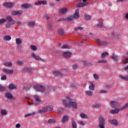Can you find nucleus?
<instances>
[{
	"mask_svg": "<svg viewBox=\"0 0 128 128\" xmlns=\"http://www.w3.org/2000/svg\"><path fill=\"white\" fill-rule=\"evenodd\" d=\"M62 104L64 108H70L71 106H72V108H75V110L78 108L76 103L72 102V99L68 96L66 97V100H62Z\"/></svg>",
	"mask_w": 128,
	"mask_h": 128,
	"instance_id": "1",
	"label": "nucleus"
},
{
	"mask_svg": "<svg viewBox=\"0 0 128 128\" xmlns=\"http://www.w3.org/2000/svg\"><path fill=\"white\" fill-rule=\"evenodd\" d=\"M6 22H7V24H6V28H10L14 24L15 22L14 20L12 19V16H8L6 17V19H1L0 20V24H4Z\"/></svg>",
	"mask_w": 128,
	"mask_h": 128,
	"instance_id": "2",
	"label": "nucleus"
},
{
	"mask_svg": "<svg viewBox=\"0 0 128 128\" xmlns=\"http://www.w3.org/2000/svg\"><path fill=\"white\" fill-rule=\"evenodd\" d=\"M33 88L36 90V92H44L46 90V88L40 84H35Z\"/></svg>",
	"mask_w": 128,
	"mask_h": 128,
	"instance_id": "3",
	"label": "nucleus"
},
{
	"mask_svg": "<svg viewBox=\"0 0 128 128\" xmlns=\"http://www.w3.org/2000/svg\"><path fill=\"white\" fill-rule=\"evenodd\" d=\"M98 124L100 128H104L106 124L104 118L102 116H100L98 118Z\"/></svg>",
	"mask_w": 128,
	"mask_h": 128,
	"instance_id": "4",
	"label": "nucleus"
},
{
	"mask_svg": "<svg viewBox=\"0 0 128 128\" xmlns=\"http://www.w3.org/2000/svg\"><path fill=\"white\" fill-rule=\"evenodd\" d=\"M24 12L22 10H13L11 12V14L12 16H20V14H22Z\"/></svg>",
	"mask_w": 128,
	"mask_h": 128,
	"instance_id": "5",
	"label": "nucleus"
},
{
	"mask_svg": "<svg viewBox=\"0 0 128 128\" xmlns=\"http://www.w3.org/2000/svg\"><path fill=\"white\" fill-rule=\"evenodd\" d=\"M2 72L6 74H14V70H12L4 68L3 69Z\"/></svg>",
	"mask_w": 128,
	"mask_h": 128,
	"instance_id": "6",
	"label": "nucleus"
},
{
	"mask_svg": "<svg viewBox=\"0 0 128 128\" xmlns=\"http://www.w3.org/2000/svg\"><path fill=\"white\" fill-rule=\"evenodd\" d=\"M96 42L100 44V46H106L108 45V42L106 41H102L100 39H96Z\"/></svg>",
	"mask_w": 128,
	"mask_h": 128,
	"instance_id": "7",
	"label": "nucleus"
},
{
	"mask_svg": "<svg viewBox=\"0 0 128 128\" xmlns=\"http://www.w3.org/2000/svg\"><path fill=\"white\" fill-rule=\"evenodd\" d=\"M5 98L8 100H14V96L12 94L10 93V92H7L5 94Z\"/></svg>",
	"mask_w": 128,
	"mask_h": 128,
	"instance_id": "8",
	"label": "nucleus"
},
{
	"mask_svg": "<svg viewBox=\"0 0 128 128\" xmlns=\"http://www.w3.org/2000/svg\"><path fill=\"white\" fill-rule=\"evenodd\" d=\"M4 6H6L8 8H13L14 6V4L13 3H8V2H5L3 4Z\"/></svg>",
	"mask_w": 128,
	"mask_h": 128,
	"instance_id": "9",
	"label": "nucleus"
},
{
	"mask_svg": "<svg viewBox=\"0 0 128 128\" xmlns=\"http://www.w3.org/2000/svg\"><path fill=\"white\" fill-rule=\"evenodd\" d=\"M88 2H80L78 3L76 6L78 8H84V6H88Z\"/></svg>",
	"mask_w": 128,
	"mask_h": 128,
	"instance_id": "10",
	"label": "nucleus"
},
{
	"mask_svg": "<svg viewBox=\"0 0 128 128\" xmlns=\"http://www.w3.org/2000/svg\"><path fill=\"white\" fill-rule=\"evenodd\" d=\"M16 88H17L16 85L14 84H10L8 86V90H16Z\"/></svg>",
	"mask_w": 128,
	"mask_h": 128,
	"instance_id": "11",
	"label": "nucleus"
},
{
	"mask_svg": "<svg viewBox=\"0 0 128 128\" xmlns=\"http://www.w3.org/2000/svg\"><path fill=\"white\" fill-rule=\"evenodd\" d=\"M22 70L23 72H34V70L30 67L23 68Z\"/></svg>",
	"mask_w": 128,
	"mask_h": 128,
	"instance_id": "12",
	"label": "nucleus"
},
{
	"mask_svg": "<svg viewBox=\"0 0 128 128\" xmlns=\"http://www.w3.org/2000/svg\"><path fill=\"white\" fill-rule=\"evenodd\" d=\"M22 8H32V4H30L27 3H25L24 4H22L21 5Z\"/></svg>",
	"mask_w": 128,
	"mask_h": 128,
	"instance_id": "13",
	"label": "nucleus"
},
{
	"mask_svg": "<svg viewBox=\"0 0 128 128\" xmlns=\"http://www.w3.org/2000/svg\"><path fill=\"white\" fill-rule=\"evenodd\" d=\"M80 10L78 9H76L74 14L73 16L74 18H80Z\"/></svg>",
	"mask_w": 128,
	"mask_h": 128,
	"instance_id": "14",
	"label": "nucleus"
},
{
	"mask_svg": "<svg viewBox=\"0 0 128 128\" xmlns=\"http://www.w3.org/2000/svg\"><path fill=\"white\" fill-rule=\"evenodd\" d=\"M120 110H122L120 108H116L115 110H111L110 114H118V112H120Z\"/></svg>",
	"mask_w": 128,
	"mask_h": 128,
	"instance_id": "15",
	"label": "nucleus"
},
{
	"mask_svg": "<svg viewBox=\"0 0 128 128\" xmlns=\"http://www.w3.org/2000/svg\"><path fill=\"white\" fill-rule=\"evenodd\" d=\"M109 122L111 124H114L116 126H118V122L116 121V120L114 119L113 120H109Z\"/></svg>",
	"mask_w": 128,
	"mask_h": 128,
	"instance_id": "16",
	"label": "nucleus"
},
{
	"mask_svg": "<svg viewBox=\"0 0 128 128\" xmlns=\"http://www.w3.org/2000/svg\"><path fill=\"white\" fill-rule=\"evenodd\" d=\"M52 74H54L55 76H62V72L58 70H54L52 72Z\"/></svg>",
	"mask_w": 128,
	"mask_h": 128,
	"instance_id": "17",
	"label": "nucleus"
},
{
	"mask_svg": "<svg viewBox=\"0 0 128 128\" xmlns=\"http://www.w3.org/2000/svg\"><path fill=\"white\" fill-rule=\"evenodd\" d=\"M38 112H40L41 114L42 112H44V113L47 112L48 110L46 109V106H44V107L42 108V109L38 110Z\"/></svg>",
	"mask_w": 128,
	"mask_h": 128,
	"instance_id": "18",
	"label": "nucleus"
},
{
	"mask_svg": "<svg viewBox=\"0 0 128 128\" xmlns=\"http://www.w3.org/2000/svg\"><path fill=\"white\" fill-rule=\"evenodd\" d=\"M63 56L64 58H70V56H72V53L70 52H66L64 53Z\"/></svg>",
	"mask_w": 128,
	"mask_h": 128,
	"instance_id": "19",
	"label": "nucleus"
},
{
	"mask_svg": "<svg viewBox=\"0 0 128 128\" xmlns=\"http://www.w3.org/2000/svg\"><path fill=\"white\" fill-rule=\"evenodd\" d=\"M106 56H108V52H104V53H102L101 54V58L102 60H104V58H106Z\"/></svg>",
	"mask_w": 128,
	"mask_h": 128,
	"instance_id": "20",
	"label": "nucleus"
},
{
	"mask_svg": "<svg viewBox=\"0 0 128 128\" xmlns=\"http://www.w3.org/2000/svg\"><path fill=\"white\" fill-rule=\"evenodd\" d=\"M119 78L122 80H125L126 82H128V76H124L122 75L119 76Z\"/></svg>",
	"mask_w": 128,
	"mask_h": 128,
	"instance_id": "21",
	"label": "nucleus"
},
{
	"mask_svg": "<svg viewBox=\"0 0 128 128\" xmlns=\"http://www.w3.org/2000/svg\"><path fill=\"white\" fill-rule=\"evenodd\" d=\"M111 60H114V62H115V60H118V56H116V55L114 54H112L110 56Z\"/></svg>",
	"mask_w": 128,
	"mask_h": 128,
	"instance_id": "22",
	"label": "nucleus"
},
{
	"mask_svg": "<svg viewBox=\"0 0 128 128\" xmlns=\"http://www.w3.org/2000/svg\"><path fill=\"white\" fill-rule=\"evenodd\" d=\"M32 58H34L36 60H42V58H40V56H36V54L34 53H32Z\"/></svg>",
	"mask_w": 128,
	"mask_h": 128,
	"instance_id": "23",
	"label": "nucleus"
},
{
	"mask_svg": "<svg viewBox=\"0 0 128 128\" xmlns=\"http://www.w3.org/2000/svg\"><path fill=\"white\" fill-rule=\"evenodd\" d=\"M58 33L60 36H66V33L64 32V30L62 29H60L58 32Z\"/></svg>",
	"mask_w": 128,
	"mask_h": 128,
	"instance_id": "24",
	"label": "nucleus"
},
{
	"mask_svg": "<svg viewBox=\"0 0 128 128\" xmlns=\"http://www.w3.org/2000/svg\"><path fill=\"white\" fill-rule=\"evenodd\" d=\"M68 115L64 116L62 120V124H64V122H68Z\"/></svg>",
	"mask_w": 128,
	"mask_h": 128,
	"instance_id": "25",
	"label": "nucleus"
},
{
	"mask_svg": "<svg viewBox=\"0 0 128 128\" xmlns=\"http://www.w3.org/2000/svg\"><path fill=\"white\" fill-rule=\"evenodd\" d=\"M66 12H68V8H62L60 10V12L61 14H66Z\"/></svg>",
	"mask_w": 128,
	"mask_h": 128,
	"instance_id": "26",
	"label": "nucleus"
},
{
	"mask_svg": "<svg viewBox=\"0 0 128 128\" xmlns=\"http://www.w3.org/2000/svg\"><path fill=\"white\" fill-rule=\"evenodd\" d=\"M72 128H76L77 125L76 122H74V118H72Z\"/></svg>",
	"mask_w": 128,
	"mask_h": 128,
	"instance_id": "27",
	"label": "nucleus"
},
{
	"mask_svg": "<svg viewBox=\"0 0 128 128\" xmlns=\"http://www.w3.org/2000/svg\"><path fill=\"white\" fill-rule=\"evenodd\" d=\"M4 64L5 66H8L9 68H10L12 66V63L11 62H5Z\"/></svg>",
	"mask_w": 128,
	"mask_h": 128,
	"instance_id": "28",
	"label": "nucleus"
},
{
	"mask_svg": "<svg viewBox=\"0 0 128 128\" xmlns=\"http://www.w3.org/2000/svg\"><path fill=\"white\" fill-rule=\"evenodd\" d=\"M16 44L17 46H20L22 42V39L20 38H18L16 40Z\"/></svg>",
	"mask_w": 128,
	"mask_h": 128,
	"instance_id": "29",
	"label": "nucleus"
},
{
	"mask_svg": "<svg viewBox=\"0 0 128 128\" xmlns=\"http://www.w3.org/2000/svg\"><path fill=\"white\" fill-rule=\"evenodd\" d=\"M110 106L112 107V108H116V106H118V103H116V102H114V101H112L110 102Z\"/></svg>",
	"mask_w": 128,
	"mask_h": 128,
	"instance_id": "30",
	"label": "nucleus"
},
{
	"mask_svg": "<svg viewBox=\"0 0 128 128\" xmlns=\"http://www.w3.org/2000/svg\"><path fill=\"white\" fill-rule=\"evenodd\" d=\"M61 48L62 50H64V48H72V47L68 44H64L61 47Z\"/></svg>",
	"mask_w": 128,
	"mask_h": 128,
	"instance_id": "31",
	"label": "nucleus"
},
{
	"mask_svg": "<svg viewBox=\"0 0 128 128\" xmlns=\"http://www.w3.org/2000/svg\"><path fill=\"white\" fill-rule=\"evenodd\" d=\"M82 64H84V66H92V63H89L87 61H83Z\"/></svg>",
	"mask_w": 128,
	"mask_h": 128,
	"instance_id": "32",
	"label": "nucleus"
},
{
	"mask_svg": "<svg viewBox=\"0 0 128 128\" xmlns=\"http://www.w3.org/2000/svg\"><path fill=\"white\" fill-rule=\"evenodd\" d=\"M46 108L47 110V112H50V110H54V108L52 106H46Z\"/></svg>",
	"mask_w": 128,
	"mask_h": 128,
	"instance_id": "33",
	"label": "nucleus"
},
{
	"mask_svg": "<svg viewBox=\"0 0 128 128\" xmlns=\"http://www.w3.org/2000/svg\"><path fill=\"white\" fill-rule=\"evenodd\" d=\"M28 24L29 26H34L36 24V22H34V21L28 22Z\"/></svg>",
	"mask_w": 128,
	"mask_h": 128,
	"instance_id": "34",
	"label": "nucleus"
},
{
	"mask_svg": "<svg viewBox=\"0 0 128 128\" xmlns=\"http://www.w3.org/2000/svg\"><path fill=\"white\" fill-rule=\"evenodd\" d=\"M4 40H12V37L9 36H6L4 37Z\"/></svg>",
	"mask_w": 128,
	"mask_h": 128,
	"instance_id": "35",
	"label": "nucleus"
},
{
	"mask_svg": "<svg viewBox=\"0 0 128 128\" xmlns=\"http://www.w3.org/2000/svg\"><path fill=\"white\" fill-rule=\"evenodd\" d=\"M64 108H60L58 109L57 112L58 114H62L64 112Z\"/></svg>",
	"mask_w": 128,
	"mask_h": 128,
	"instance_id": "36",
	"label": "nucleus"
},
{
	"mask_svg": "<svg viewBox=\"0 0 128 128\" xmlns=\"http://www.w3.org/2000/svg\"><path fill=\"white\" fill-rule=\"evenodd\" d=\"M86 94L88 96H92V94H94V92H92L90 90H88L86 92Z\"/></svg>",
	"mask_w": 128,
	"mask_h": 128,
	"instance_id": "37",
	"label": "nucleus"
},
{
	"mask_svg": "<svg viewBox=\"0 0 128 128\" xmlns=\"http://www.w3.org/2000/svg\"><path fill=\"white\" fill-rule=\"evenodd\" d=\"M80 118H88V115H86L84 113H82L80 114Z\"/></svg>",
	"mask_w": 128,
	"mask_h": 128,
	"instance_id": "38",
	"label": "nucleus"
},
{
	"mask_svg": "<svg viewBox=\"0 0 128 128\" xmlns=\"http://www.w3.org/2000/svg\"><path fill=\"white\" fill-rule=\"evenodd\" d=\"M89 90H94V85L92 83L90 84V86H89Z\"/></svg>",
	"mask_w": 128,
	"mask_h": 128,
	"instance_id": "39",
	"label": "nucleus"
},
{
	"mask_svg": "<svg viewBox=\"0 0 128 128\" xmlns=\"http://www.w3.org/2000/svg\"><path fill=\"white\" fill-rule=\"evenodd\" d=\"M98 64H108V60H100L98 61Z\"/></svg>",
	"mask_w": 128,
	"mask_h": 128,
	"instance_id": "40",
	"label": "nucleus"
},
{
	"mask_svg": "<svg viewBox=\"0 0 128 128\" xmlns=\"http://www.w3.org/2000/svg\"><path fill=\"white\" fill-rule=\"evenodd\" d=\"M72 20H74L73 16H69L67 18V22H72Z\"/></svg>",
	"mask_w": 128,
	"mask_h": 128,
	"instance_id": "41",
	"label": "nucleus"
},
{
	"mask_svg": "<svg viewBox=\"0 0 128 128\" xmlns=\"http://www.w3.org/2000/svg\"><path fill=\"white\" fill-rule=\"evenodd\" d=\"M30 48H31V50H36L38 49L36 48V46H34V45H32L30 46Z\"/></svg>",
	"mask_w": 128,
	"mask_h": 128,
	"instance_id": "42",
	"label": "nucleus"
},
{
	"mask_svg": "<svg viewBox=\"0 0 128 128\" xmlns=\"http://www.w3.org/2000/svg\"><path fill=\"white\" fill-rule=\"evenodd\" d=\"M1 114L2 116H6V114H8V112H6V111L4 110H1Z\"/></svg>",
	"mask_w": 128,
	"mask_h": 128,
	"instance_id": "43",
	"label": "nucleus"
},
{
	"mask_svg": "<svg viewBox=\"0 0 128 128\" xmlns=\"http://www.w3.org/2000/svg\"><path fill=\"white\" fill-rule=\"evenodd\" d=\"M48 122H49V124H54V122H56V120L54 119H49L48 120Z\"/></svg>",
	"mask_w": 128,
	"mask_h": 128,
	"instance_id": "44",
	"label": "nucleus"
},
{
	"mask_svg": "<svg viewBox=\"0 0 128 128\" xmlns=\"http://www.w3.org/2000/svg\"><path fill=\"white\" fill-rule=\"evenodd\" d=\"M34 114H36V112H33L32 114H28L25 115L24 118H28V116H34Z\"/></svg>",
	"mask_w": 128,
	"mask_h": 128,
	"instance_id": "45",
	"label": "nucleus"
},
{
	"mask_svg": "<svg viewBox=\"0 0 128 128\" xmlns=\"http://www.w3.org/2000/svg\"><path fill=\"white\" fill-rule=\"evenodd\" d=\"M128 108V103H126L124 106L122 108H120L121 110H126V108Z\"/></svg>",
	"mask_w": 128,
	"mask_h": 128,
	"instance_id": "46",
	"label": "nucleus"
},
{
	"mask_svg": "<svg viewBox=\"0 0 128 128\" xmlns=\"http://www.w3.org/2000/svg\"><path fill=\"white\" fill-rule=\"evenodd\" d=\"M34 100H36V102H40V96H36V95L35 96Z\"/></svg>",
	"mask_w": 128,
	"mask_h": 128,
	"instance_id": "47",
	"label": "nucleus"
},
{
	"mask_svg": "<svg viewBox=\"0 0 128 128\" xmlns=\"http://www.w3.org/2000/svg\"><path fill=\"white\" fill-rule=\"evenodd\" d=\"M100 104H95L93 105V108H100Z\"/></svg>",
	"mask_w": 128,
	"mask_h": 128,
	"instance_id": "48",
	"label": "nucleus"
},
{
	"mask_svg": "<svg viewBox=\"0 0 128 128\" xmlns=\"http://www.w3.org/2000/svg\"><path fill=\"white\" fill-rule=\"evenodd\" d=\"M100 94H108V90H101L100 92Z\"/></svg>",
	"mask_w": 128,
	"mask_h": 128,
	"instance_id": "49",
	"label": "nucleus"
},
{
	"mask_svg": "<svg viewBox=\"0 0 128 128\" xmlns=\"http://www.w3.org/2000/svg\"><path fill=\"white\" fill-rule=\"evenodd\" d=\"M7 77L6 75H4L1 77V80H6Z\"/></svg>",
	"mask_w": 128,
	"mask_h": 128,
	"instance_id": "50",
	"label": "nucleus"
},
{
	"mask_svg": "<svg viewBox=\"0 0 128 128\" xmlns=\"http://www.w3.org/2000/svg\"><path fill=\"white\" fill-rule=\"evenodd\" d=\"M84 30V28L82 27H78L75 28V30Z\"/></svg>",
	"mask_w": 128,
	"mask_h": 128,
	"instance_id": "51",
	"label": "nucleus"
},
{
	"mask_svg": "<svg viewBox=\"0 0 128 128\" xmlns=\"http://www.w3.org/2000/svg\"><path fill=\"white\" fill-rule=\"evenodd\" d=\"M48 27L49 30H52V24H48Z\"/></svg>",
	"mask_w": 128,
	"mask_h": 128,
	"instance_id": "52",
	"label": "nucleus"
},
{
	"mask_svg": "<svg viewBox=\"0 0 128 128\" xmlns=\"http://www.w3.org/2000/svg\"><path fill=\"white\" fill-rule=\"evenodd\" d=\"M122 62L124 64H128V58H126V60Z\"/></svg>",
	"mask_w": 128,
	"mask_h": 128,
	"instance_id": "53",
	"label": "nucleus"
},
{
	"mask_svg": "<svg viewBox=\"0 0 128 128\" xmlns=\"http://www.w3.org/2000/svg\"><path fill=\"white\" fill-rule=\"evenodd\" d=\"M72 68L73 70H78V65L74 64L72 65Z\"/></svg>",
	"mask_w": 128,
	"mask_h": 128,
	"instance_id": "54",
	"label": "nucleus"
},
{
	"mask_svg": "<svg viewBox=\"0 0 128 128\" xmlns=\"http://www.w3.org/2000/svg\"><path fill=\"white\" fill-rule=\"evenodd\" d=\"M94 78L95 80H98V75L96 74H94Z\"/></svg>",
	"mask_w": 128,
	"mask_h": 128,
	"instance_id": "55",
	"label": "nucleus"
},
{
	"mask_svg": "<svg viewBox=\"0 0 128 128\" xmlns=\"http://www.w3.org/2000/svg\"><path fill=\"white\" fill-rule=\"evenodd\" d=\"M110 88V87L109 85H106L104 88L105 90H108Z\"/></svg>",
	"mask_w": 128,
	"mask_h": 128,
	"instance_id": "56",
	"label": "nucleus"
},
{
	"mask_svg": "<svg viewBox=\"0 0 128 128\" xmlns=\"http://www.w3.org/2000/svg\"><path fill=\"white\" fill-rule=\"evenodd\" d=\"M40 4H42V1H38L37 2H35L36 6H40Z\"/></svg>",
	"mask_w": 128,
	"mask_h": 128,
	"instance_id": "57",
	"label": "nucleus"
},
{
	"mask_svg": "<svg viewBox=\"0 0 128 128\" xmlns=\"http://www.w3.org/2000/svg\"><path fill=\"white\" fill-rule=\"evenodd\" d=\"M96 26L98 27V28H102V26H104V25H102V24H97Z\"/></svg>",
	"mask_w": 128,
	"mask_h": 128,
	"instance_id": "58",
	"label": "nucleus"
},
{
	"mask_svg": "<svg viewBox=\"0 0 128 128\" xmlns=\"http://www.w3.org/2000/svg\"><path fill=\"white\" fill-rule=\"evenodd\" d=\"M6 90L4 87V86H2L1 85H0V90L1 92H2V90Z\"/></svg>",
	"mask_w": 128,
	"mask_h": 128,
	"instance_id": "59",
	"label": "nucleus"
},
{
	"mask_svg": "<svg viewBox=\"0 0 128 128\" xmlns=\"http://www.w3.org/2000/svg\"><path fill=\"white\" fill-rule=\"evenodd\" d=\"M79 124H81L82 126H84V124H86L84 122L82 121H80Z\"/></svg>",
	"mask_w": 128,
	"mask_h": 128,
	"instance_id": "60",
	"label": "nucleus"
},
{
	"mask_svg": "<svg viewBox=\"0 0 128 128\" xmlns=\"http://www.w3.org/2000/svg\"><path fill=\"white\" fill-rule=\"evenodd\" d=\"M16 62H17L18 64H19L20 66V65L22 64H24V62H22L20 61V60Z\"/></svg>",
	"mask_w": 128,
	"mask_h": 128,
	"instance_id": "61",
	"label": "nucleus"
},
{
	"mask_svg": "<svg viewBox=\"0 0 128 128\" xmlns=\"http://www.w3.org/2000/svg\"><path fill=\"white\" fill-rule=\"evenodd\" d=\"M41 4H46V1H41Z\"/></svg>",
	"mask_w": 128,
	"mask_h": 128,
	"instance_id": "62",
	"label": "nucleus"
},
{
	"mask_svg": "<svg viewBox=\"0 0 128 128\" xmlns=\"http://www.w3.org/2000/svg\"><path fill=\"white\" fill-rule=\"evenodd\" d=\"M124 70H125V72H128V65L124 68Z\"/></svg>",
	"mask_w": 128,
	"mask_h": 128,
	"instance_id": "63",
	"label": "nucleus"
},
{
	"mask_svg": "<svg viewBox=\"0 0 128 128\" xmlns=\"http://www.w3.org/2000/svg\"><path fill=\"white\" fill-rule=\"evenodd\" d=\"M16 128H20V124H16Z\"/></svg>",
	"mask_w": 128,
	"mask_h": 128,
	"instance_id": "64",
	"label": "nucleus"
}]
</instances>
